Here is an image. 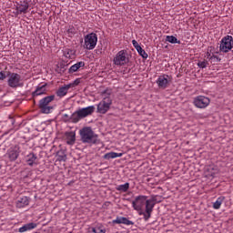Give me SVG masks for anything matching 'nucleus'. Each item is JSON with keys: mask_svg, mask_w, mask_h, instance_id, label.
<instances>
[{"mask_svg": "<svg viewBox=\"0 0 233 233\" xmlns=\"http://www.w3.org/2000/svg\"><path fill=\"white\" fill-rule=\"evenodd\" d=\"M79 135L81 137L82 143H87L88 145H96L97 143V134L94 133L92 127H86L80 129Z\"/></svg>", "mask_w": 233, "mask_h": 233, "instance_id": "f257e3e1", "label": "nucleus"}, {"mask_svg": "<svg viewBox=\"0 0 233 233\" xmlns=\"http://www.w3.org/2000/svg\"><path fill=\"white\" fill-rule=\"evenodd\" d=\"M54 99H56V96L51 95L39 100L38 108L42 114H52L54 106H51L50 104Z\"/></svg>", "mask_w": 233, "mask_h": 233, "instance_id": "f03ea898", "label": "nucleus"}, {"mask_svg": "<svg viewBox=\"0 0 233 233\" xmlns=\"http://www.w3.org/2000/svg\"><path fill=\"white\" fill-rule=\"evenodd\" d=\"M7 85L10 88H23L24 84L21 75L17 73L7 72Z\"/></svg>", "mask_w": 233, "mask_h": 233, "instance_id": "7ed1b4c3", "label": "nucleus"}, {"mask_svg": "<svg viewBox=\"0 0 233 233\" xmlns=\"http://www.w3.org/2000/svg\"><path fill=\"white\" fill-rule=\"evenodd\" d=\"M82 46L85 50H94L97 46V35L90 33L85 35Z\"/></svg>", "mask_w": 233, "mask_h": 233, "instance_id": "20e7f679", "label": "nucleus"}, {"mask_svg": "<svg viewBox=\"0 0 233 233\" xmlns=\"http://www.w3.org/2000/svg\"><path fill=\"white\" fill-rule=\"evenodd\" d=\"M219 52L222 54H228V52H233V37L232 35H226L222 37L219 45Z\"/></svg>", "mask_w": 233, "mask_h": 233, "instance_id": "39448f33", "label": "nucleus"}, {"mask_svg": "<svg viewBox=\"0 0 233 233\" xmlns=\"http://www.w3.org/2000/svg\"><path fill=\"white\" fill-rule=\"evenodd\" d=\"M128 61V54H127L126 50L119 51L113 59V63L116 66H125Z\"/></svg>", "mask_w": 233, "mask_h": 233, "instance_id": "423d86ee", "label": "nucleus"}, {"mask_svg": "<svg viewBox=\"0 0 233 233\" xmlns=\"http://www.w3.org/2000/svg\"><path fill=\"white\" fill-rule=\"evenodd\" d=\"M112 106V99L110 97H104L97 105L98 114H106Z\"/></svg>", "mask_w": 233, "mask_h": 233, "instance_id": "0eeeda50", "label": "nucleus"}, {"mask_svg": "<svg viewBox=\"0 0 233 233\" xmlns=\"http://www.w3.org/2000/svg\"><path fill=\"white\" fill-rule=\"evenodd\" d=\"M193 105L197 108H207L210 105V98L205 96H198L194 98Z\"/></svg>", "mask_w": 233, "mask_h": 233, "instance_id": "6e6552de", "label": "nucleus"}, {"mask_svg": "<svg viewBox=\"0 0 233 233\" xmlns=\"http://www.w3.org/2000/svg\"><path fill=\"white\" fill-rule=\"evenodd\" d=\"M172 77H170V76L168 75L164 74L158 76V78L157 79V85L159 88L165 90V88L168 87V85H170Z\"/></svg>", "mask_w": 233, "mask_h": 233, "instance_id": "1a4fd4ad", "label": "nucleus"}, {"mask_svg": "<svg viewBox=\"0 0 233 233\" xmlns=\"http://www.w3.org/2000/svg\"><path fill=\"white\" fill-rule=\"evenodd\" d=\"M30 8V4L28 0H22L19 3H16V15H21L23 14H28V9Z\"/></svg>", "mask_w": 233, "mask_h": 233, "instance_id": "9d476101", "label": "nucleus"}, {"mask_svg": "<svg viewBox=\"0 0 233 233\" xmlns=\"http://www.w3.org/2000/svg\"><path fill=\"white\" fill-rule=\"evenodd\" d=\"M147 198V196L143 195L136 197L135 200L132 201V207L134 210H143V207H145Z\"/></svg>", "mask_w": 233, "mask_h": 233, "instance_id": "9b49d317", "label": "nucleus"}, {"mask_svg": "<svg viewBox=\"0 0 233 233\" xmlns=\"http://www.w3.org/2000/svg\"><path fill=\"white\" fill-rule=\"evenodd\" d=\"M205 173L208 177H216L217 174H219V168L218 166L211 164L206 167Z\"/></svg>", "mask_w": 233, "mask_h": 233, "instance_id": "f8f14e48", "label": "nucleus"}, {"mask_svg": "<svg viewBox=\"0 0 233 233\" xmlns=\"http://www.w3.org/2000/svg\"><path fill=\"white\" fill-rule=\"evenodd\" d=\"M96 110V106H89L87 107H83L78 109V114H80V117L85 118L88 117V116H92Z\"/></svg>", "mask_w": 233, "mask_h": 233, "instance_id": "ddd939ff", "label": "nucleus"}, {"mask_svg": "<svg viewBox=\"0 0 233 233\" xmlns=\"http://www.w3.org/2000/svg\"><path fill=\"white\" fill-rule=\"evenodd\" d=\"M25 162L28 167H34V165H38L37 163V155L34 153H29L25 157Z\"/></svg>", "mask_w": 233, "mask_h": 233, "instance_id": "4468645a", "label": "nucleus"}, {"mask_svg": "<svg viewBox=\"0 0 233 233\" xmlns=\"http://www.w3.org/2000/svg\"><path fill=\"white\" fill-rule=\"evenodd\" d=\"M46 94V84H40L36 86V89L32 93V97H37Z\"/></svg>", "mask_w": 233, "mask_h": 233, "instance_id": "2eb2a0df", "label": "nucleus"}, {"mask_svg": "<svg viewBox=\"0 0 233 233\" xmlns=\"http://www.w3.org/2000/svg\"><path fill=\"white\" fill-rule=\"evenodd\" d=\"M35 228H37V223L30 222L18 228V232L20 233L30 232V230H34Z\"/></svg>", "mask_w": 233, "mask_h": 233, "instance_id": "dca6fc26", "label": "nucleus"}, {"mask_svg": "<svg viewBox=\"0 0 233 233\" xmlns=\"http://www.w3.org/2000/svg\"><path fill=\"white\" fill-rule=\"evenodd\" d=\"M113 223L115 225H134V222H132V220H129L125 217L116 218V219L113 220Z\"/></svg>", "mask_w": 233, "mask_h": 233, "instance_id": "f3484780", "label": "nucleus"}, {"mask_svg": "<svg viewBox=\"0 0 233 233\" xmlns=\"http://www.w3.org/2000/svg\"><path fill=\"white\" fill-rule=\"evenodd\" d=\"M30 200L28 197H21L16 201L17 208H25V207H28Z\"/></svg>", "mask_w": 233, "mask_h": 233, "instance_id": "a211bd4d", "label": "nucleus"}, {"mask_svg": "<svg viewBox=\"0 0 233 233\" xmlns=\"http://www.w3.org/2000/svg\"><path fill=\"white\" fill-rule=\"evenodd\" d=\"M70 88H72V85H66L62 87H59L56 91V96L58 97H65V96L68 94V90H70Z\"/></svg>", "mask_w": 233, "mask_h": 233, "instance_id": "6ab92c4d", "label": "nucleus"}, {"mask_svg": "<svg viewBox=\"0 0 233 233\" xmlns=\"http://www.w3.org/2000/svg\"><path fill=\"white\" fill-rule=\"evenodd\" d=\"M81 68H85V62L83 61L77 62L76 64L71 66L68 69V74H74L75 72L81 70Z\"/></svg>", "mask_w": 233, "mask_h": 233, "instance_id": "aec40b11", "label": "nucleus"}, {"mask_svg": "<svg viewBox=\"0 0 233 233\" xmlns=\"http://www.w3.org/2000/svg\"><path fill=\"white\" fill-rule=\"evenodd\" d=\"M66 141L67 145H74L76 143V132H66Z\"/></svg>", "mask_w": 233, "mask_h": 233, "instance_id": "412c9836", "label": "nucleus"}, {"mask_svg": "<svg viewBox=\"0 0 233 233\" xmlns=\"http://www.w3.org/2000/svg\"><path fill=\"white\" fill-rule=\"evenodd\" d=\"M146 210L154 212V207H156V198L146 199Z\"/></svg>", "mask_w": 233, "mask_h": 233, "instance_id": "4be33fe9", "label": "nucleus"}, {"mask_svg": "<svg viewBox=\"0 0 233 233\" xmlns=\"http://www.w3.org/2000/svg\"><path fill=\"white\" fill-rule=\"evenodd\" d=\"M116 157H123V153L109 152L103 156L104 159H116Z\"/></svg>", "mask_w": 233, "mask_h": 233, "instance_id": "5701e85b", "label": "nucleus"}, {"mask_svg": "<svg viewBox=\"0 0 233 233\" xmlns=\"http://www.w3.org/2000/svg\"><path fill=\"white\" fill-rule=\"evenodd\" d=\"M64 56L67 59H74V57H76V50L70 49V48H66L64 50Z\"/></svg>", "mask_w": 233, "mask_h": 233, "instance_id": "b1692460", "label": "nucleus"}, {"mask_svg": "<svg viewBox=\"0 0 233 233\" xmlns=\"http://www.w3.org/2000/svg\"><path fill=\"white\" fill-rule=\"evenodd\" d=\"M129 188L130 183L128 182L116 187V190H117V192H128Z\"/></svg>", "mask_w": 233, "mask_h": 233, "instance_id": "393cba45", "label": "nucleus"}, {"mask_svg": "<svg viewBox=\"0 0 233 233\" xmlns=\"http://www.w3.org/2000/svg\"><path fill=\"white\" fill-rule=\"evenodd\" d=\"M7 156L10 161H15V159L19 157V151L15 149L10 150L8 151Z\"/></svg>", "mask_w": 233, "mask_h": 233, "instance_id": "a878e982", "label": "nucleus"}, {"mask_svg": "<svg viewBox=\"0 0 233 233\" xmlns=\"http://www.w3.org/2000/svg\"><path fill=\"white\" fill-rule=\"evenodd\" d=\"M223 201H225V197H219L217 200L213 203V208L215 210H219L221 208V205H223Z\"/></svg>", "mask_w": 233, "mask_h": 233, "instance_id": "bb28decb", "label": "nucleus"}, {"mask_svg": "<svg viewBox=\"0 0 233 233\" xmlns=\"http://www.w3.org/2000/svg\"><path fill=\"white\" fill-rule=\"evenodd\" d=\"M71 123H79L81 121L82 117L81 115L79 114V111H76L70 116Z\"/></svg>", "mask_w": 233, "mask_h": 233, "instance_id": "cd10ccee", "label": "nucleus"}, {"mask_svg": "<svg viewBox=\"0 0 233 233\" xmlns=\"http://www.w3.org/2000/svg\"><path fill=\"white\" fill-rule=\"evenodd\" d=\"M166 41L167 43H171V45H181V41L177 40V38L174 35H167Z\"/></svg>", "mask_w": 233, "mask_h": 233, "instance_id": "c85d7f7f", "label": "nucleus"}, {"mask_svg": "<svg viewBox=\"0 0 233 233\" xmlns=\"http://www.w3.org/2000/svg\"><path fill=\"white\" fill-rule=\"evenodd\" d=\"M66 35L68 37H74L76 35V27L74 25H69L66 29Z\"/></svg>", "mask_w": 233, "mask_h": 233, "instance_id": "c756f323", "label": "nucleus"}, {"mask_svg": "<svg viewBox=\"0 0 233 233\" xmlns=\"http://www.w3.org/2000/svg\"><path fill=\"white\" fill-rule=\"evenodd\" d=\"M90 231L93 233H106V229L104 228L102 226H97L96 228H91Z\"/></svg>", "mask_w": 233, "mask_h": 233, "instance_id": "7c9ffc66", "label": "nucleus"}, {"mask_svg": "<svg viewBox=\"0 0 233 233\" xmlns=\"http://www.w3.org/2000/svg\"><path fill=\"white\" fill-rule=\"evenodd\" d=\"M57 161H66V154H65L64 150L57 152Z\"/></svg>", "mask_w": 233, "mask_h": 233, "instance_id": "2f4dec72", "label": "nucleus"}, {"mask_svg": "<svg viewBox=\"0 0 233 233\" xmlns=\"http://www.w3.org/2000/svg\"><path fill=\"white\" fill-rule=\"evenodd\" d=\"M137 51L138 52L139 56H141V57H143V59H147L148 58V54L146 53L145 49L138 47L137 49Z\"/></svg>", "mask_w": 233, "mask_h": 233, "instance_id": "473e14b6", "label": "nucleus"}, {"mask_svg": "<svg viewBox=\"0 0 233 233\" xmlns=\"http://www.w3.org/2000/svg\"><path fill=\"white\" fill-rule=\"evenodd\" d=\"M208 66V62L207 60H204V61H199L198 63V66L199 68H207V66Z\"/></svg>", "mask_w": 233, "mask_h": 233, "instance_id": "72a5a7b5", "label": "nucleus"}, {"mask_svg": "<svg viewBox=\"0 0 233 233\" xmlns=\"http://www.w3.org/2000/svg\"><path fill=\"white\" fill-rule=\"evenodd\" d=\"M112 95V90L110 89H106L102 92V96L105 97H110V96Z\"/></svg>", "mask_w": 233, "mask_h": 233, "instance_id": "f704fd0d", "label": "nucleus"}, {"mask_svg": "<svg viewBox=\"0 0 233 233\" xmlns=\"http://www.w3.org/2000/svg\"><path fill=\"white\" fill-rule=\"evenodd\" d=\"M152 217V211L145 210L144 219L145 221H148V218Z\"/></svg>", "mask_w": 233, "mask_h": 233, "instance_id": "c9c22d12", "label": "nucleus"}, {"mask_svg": "<svg viewBox=\"0 0 233 233\" xmlns=\"http://www.w3.org/2000/svg\"><path fill=\"white\" fill-rule=\"evenodd\" d=\"M63 119L64 121L66 123V122H69L71 123L72 122V118H70V116H68L67 114H64L63 115Z\"/></svg>", "mask_w": 233, "mask_h": 233, "instance_id": "e433bc0d", "label": "nucleus"}, {"mask_svg": "<svg viewBox=\"0 0 233 233\" xmlns=\"http://www.w3.org/2000/svg\"><path fill=\"white\" fill-rule=\"evenodd\" d=\"M81 81L79 80V78H76L73 83L68 85H71V88H72L73 86H77V85H79Z\"/></svg>", "mask_w": 233, "mask_h": 233, "instance_id": "4c0bfd02", "label": "nucleus"}, {"mask_svg": "<svg viewBox=\"0 0 233 233\" xmlns=\"http://www.w3.org/2000/svg\"><path fill=\"white\" fill-rule=\"evenodd\" d=\"M132 45L136 48V50H137L138 48L141 47V46H139V43H137V41H136V40L132 41Z\"/></svg>", "mask_w": 233, "mask_h": 233, "instance_id": "58836bf2", "label": "nucleus"}, {"mask_svg": "<svg viewBox=\"0 0 233 233\" xmlns=\"http://www.w3.org/2000/svg\"><path fill=\"white\" fill-rule=\"evenodd\" d=\"M5 79H6V75L5 74V72L1 71L0 72V81H5Z\"/></svg>", "mask_w": 233, "mask_h": 233, "instance_id": "ea45409f", "label": "nucleus"}, {"mask_svg": "<svg viewBox=\"0 0 233 233\" xmlns=\"http://www.w3.org/2000/svg\"><path fill=\"white\" fill-rule=\"evenodd\" d=\"M137 212H138L139 216H145V211H143V209L141 210H137Z\"/></svg>", "mask_w": 233, "mask_h": 233, "instance_id": "a19ab883", "label": "nucleus"}, {"mask_svg": "<svg viewBox=\"0 0 233 233\" xmlns=\"http://www.w3.org/2000/svg\"><path fill=\"white\" fill-rule=\"evenodd\" d=\"M207 59H212V56H210V53L208 52L206 55Z\"/></svg>", "mask_w": 233, "mask_h": 233, "instance_id": "79ce46f5", "label": "nucleus"}]
</instances>
